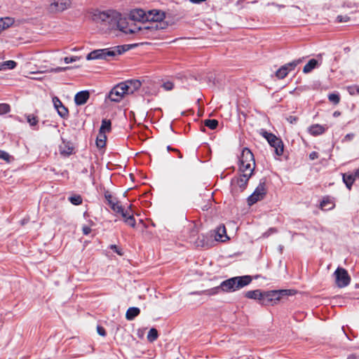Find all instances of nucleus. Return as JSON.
<instances>
[{
    "mask_svg": "<svg viewBox=\"0 0 359 359\" xmlns=\"http://www.w3.org/2000/svg\"><path fill=\"white\" fill-rule=\"evenodd\" d=\"M92 20L99 25L103 29H115L118 25L120 13L116 11H94L90 14Z\"/></svg>",
    "mask_w": 359,
    "mask_h": 359,
    "instance_id": "1",
    "label": "nucleus"
},
{
    "mask_svg": "<svg viewBox=\"0 0 359 359\" xmlns=\"http://www.w3.org/2000/svg\"><path fill=\"white\" fill-rule=\"evenodd\" d=\"M141 86L139 80H128L116 85L109 92L108 98L115 102H119L126 95L134 93Z\"/></svg>",
    "mask_w": 359,
    "mask_h": 359,
    "instance_id": "2",
    "label": "nucleus"
},
{
    "mask_svg": "<svg viewBox=\"0 0 359 359\" xmlns=\"http://www.w3.org/2000/svg\"><path fill=\"white\" fill-rule=\"evenodd\" d=\"M252 281L250 276H236L229 278L220 284L221 291L231 292L249 285Z\"/></svg>",
    "mask_w": 359,
    "mask_h": 359,
    "instance_id": "3",
    "label": "nucleus"
},
{
    "mask_svg": "<svg viewBox=\"0 0 359 359\" xmlns=\"http://www.w3.org/2000/svg\"><path fill=\"white\" fill-rule=\"evenodd\" d=\"M127 25L128 26V34H135L147 37L153 34L154 29L158 28V25L154 24L152 26H149L147 23L138 22L129 18H128Z\"/></svg>",
    "mask_w": 359,
    "mask_h": 359,
    "instance_id": "4",
    "label": "nucleus"
},
{
    "mask_svg": "<svg viewBox=\"0 0 359 359\" xmlns=\"http://www.w3.org/2000/svg\"><path fill=\"white\" fill-rule=\"evenodd\" d=\"M123 51V48L121 46H116L112 48L95 50L88 54L86 59L88 60L95 59L107 60L108 57H115L116 55H121Z\"/></svg>",
    "mask_w": 359,
    "mask_h": 359,
    "instance_id": "5",
    "label": "nucleus"
},
{
    "mask_svg": "<svg viewBox=\"0 0 359 359\" xmlns=\"http://www.w3.org/2000/svg\"><path fill=\"white\" fill-rule=\"evenodd\" d=\"M165 17V12L161 10L154 9L147 11L146 17L147 25L149 26H152L154 24L158 25V28L154 29L153 32L157 29H163L166 27L167 24L163 22Z\"/></svg>",
    "mask_w": 359,
    "mask_h": 359,
    "instance_id": "6",
    "label": "nucleus"
},
{
    "mask_svg": "<svg viewBox=\"0 0 359 359\" xmlns=\"http://www.w3.org/2000/svg\"><path fill=\"white\" fill-rule=\"evenodd\" d=\"M239 171L253 172L255 168L254 155L248 148H244L240 156Z\"/></svg>",
    "mask_w": 359,
    "mask_h": 359,
    "instance_id": "7",
    "label": "nucleus"
},
{
    "mask_svg": "<svg viewBox=\"0 0 359 359\" xmlns=\"http://www.w3.org/2000/svg\"><path fill=\"white\" fill-rule=\"evenodd\" d=\"M335 283L339 287H344L349 285L351 277L347 271L341 267H338L334 273Z\"/></svg>",
    "mask_w": 359,
    "mask_h": 359,
    "instance_id": "8",
    "label": "nucleus"
},
{
    "mask_svg": "<svg viewBox=\"0 0 359 359\" xmlns=\"http://www.w3.org/2000/svg\"><path fill=\"white\" fill-rule=\"evenodd\" d=\"M262 135L266 139L269 144L274 147L275 152L278 156H280L283 153V144L280 139L276 135L268 132H263Z\"/></svg>",
    "mask_w": 359,
    "mask_h": 359,
    "instance_id": "9",
    "label": "nucleus"
},
{
    "mask_svg": "<svg viewBox=\"0 0 359 359\" xmlns=\"http://www.w3.org/2000/svg\"><path fill=\"white\" fill-rule=\"evenodd\" d=\"M266 195V189L264 183H260L255 189V191L248 197V203L249 205H252L257 201L264 198Z\"/></svg>",
    "mask_w": 359,
    "mask_h": 359,
    "instance_id": "10",
    "label": "nucleus"
},
{
    "mask_svg": "<svg viewBox=\"0 0 359 359\" xmlns=\"http://www.w3.org/2000/svg\"><path fill=\"white\" fill-rule=\"evenodd\" d=\"M72 0H53L49 6L50 12L63 11L71 5Z\"/></svg>",
    "mask_w": 359,
    "mask_h": 359,
    "instance_id": "11",
    "label": "nucleus"
},
{
    "mask_svg": "<svg viewBox=\"0 0 359 359\" xmlns=\"http://www.w3.org/2000/svg\"><path fill=\"white\" fill-rule=\"evenodd\" d=\"M124 222L131 227H135V220L133 217V211L131 209V205L127 207V208H123L121 212L118 213Z\"/></svg>",
    "mask_w": 359,
    "mask_h": 359,
    "instance_id": "12",
    "label": "nucleus"
},
{
    "mask_svg": "<svg viewBox=\"0 0 359 359\" xmlns=\"http://www.w3.org/2000/svg\"><path fill=\"white\" fill-rule=\"evenodd\" d=\"M147 15V12L142 9H135L130 12L129 18L138 22L147 23L146 21Z\"/></svg>",
    "mask_w": 359,
    "mask_h": 359,
    "instance_id": "13",
    "label": "nucleus"
},
{
    "mask_svg": "<svg viewBox=\"0 0 359 359\" xmlns=\"http://www.w3.org/2000/svg\"><path fill=\"white\" fill-rule=\"evenodd\" d=\"M241 175L237 180L238 185L242 188L245 189L249 179L251 177L253 172H250L247 171H240Z\"/></svg>",
    "mask_w": 359,
    "mask_h": 359,
    "instance_id": "14",
    "label": "nucleus"
},
{
    "mask_svg": "<svg viewBox=\"0 0 359 359\" xmlns=\"http://www.w3.org/2000/svg\"><path fill=\"white\" fill-rule=\"evenodd\" d=\"M280 299L278 291L273 290L264 294V304L276 302Z\"/></svg>",
    "mask_w": 359,
    "mask_h": 359,
    "instance_id": "15",
    "label": "nucleus"
},
{
    "mask_svg": "<svg viewBox=\"0 0 359 359\" xmlns=\"http://www.w3.org/2000/svg\"><path fill=\"white\" fill-rule=\"evenodd\" d=\"M89 93L88 91H81L76 94L74 97L75 103L77 105H82L86 103L89 99Z\"/></svg>",
    "mask_w": 359,
    "mask_h": 359,
    "instance_id": "16",
    "label": "nucleus"
},
{
    "mask_svg": "<svg viewBox=\"0 0 359 359\" xmlns=\"http://www.w3.org/2000/svg\"><path fill=\"white\" fill-rule=\"evenodd\" d=\"M245 297L248 299L261 300L262 301V304H264V294L259 290L248 291L245 293Z\"/></svg>",
    "mask_w": 359,
    "mask_h": 359,
    "instance_id": "17",
    "label": "nucleus"
},
{
    "mask_svg": "<svg viewBox=\"0 0 359 359\" xmlns=\"http://www.w3.org/2000/svg\"><path fill=\"white\" fill-rule=\"evenodd\" d=\"M229 238L226 235V229L224 225L219 226L216 232L215 240L217 241L224 242Z\"/></svg>",
    "mask_w": 359,
    "mask_h": 359,
    "instance_id": "18",
    "label": "nucleus"
},
{
    "mask_svg": "<svg viewBox=\"0 0 359 359\" xmlns=\"http://www.w3.org/2000/svg\"><path fill=\"white\" fill-rule=\"evenodd\" d=\"M140 313V309L137 307H130L126 313V318L128 320H133Z\"/></svg>",
    "mask_w": 359,
    "mask_h": 359,
    "instance_id": "19",
    "label": "nucleus"
},
{
    "mask_svg": "<svg viewBox=\"0 0 359 359\" xmlns=\"http://www.w3.org/2000/svg\"><path fill=\"white\" fill-rule=\"evenodd\" d=\"M14 22V20L11 18H0V33L10 27Z\"/></svg>",
    "mask_w": 359,
    "mask_h": 359,
    "instance_id": "20",
    "label": "nucleus"
},
{
    "mask_svg": "<svg viewBox=\"0 0 359 359\" xmlns=\"http://www.w3.org/2000/svg\"><path fill=\"white\" fill-rule=\"evenodd\" d=\"M318 66V62L316 59L310 60L308 63L304 67L303 72L308 74L311 72L313 69Z\"/></svg>",
    "mask_w": 359,
    "mask_h": 359,
    "instance_id": "21",
    "label": "nucleus"
},
{
    "mask_svg": "<svg viewBox=\"0 0 359 359\" xmlns=\"http://www.w3.org/2000/svg\"><path fill=\"white\" fill-rule=\"evenodd\" d=\"M128 19L122 18L120 15V18L118 19V25H116V29H119L120 31L124 32L125 34L128 33V26L127 25Z\"/></svg>",
    "mask_w": 359,
    "mask_h": 359,
    "instance_id": "22",
    "label": "nucleus"
},
{
    "mask_svg": "<svg viewBox=\"0 0 359 359\" xmlns=\"http://www.w3.org/2000/svg\"><path fill=\"white\" fill-rule=\"evenodd\" d=\"M325 130V128L319 124L313 125L309 128V133L313 135H321Z\"/></svg>",
    "mask_w": 359,
    "mask_h": 359,
    "instance_id": "23",
    "label": "nucleus"
},
{
    "mask_svg": "<svg viewBox=\"0 0 359 359\" xmlns=\"http://www.w3.org/2000/svg\"><path fill=\"white\" fill-rule=\"evenodd\" d=\"M343 181L345 183L346 187L350 190L351 189V186L355 180V177L353 174H346L344 173L342 175Z\"/></svg>",
    "mask_w": 359,
    "mask_h": 359,
    "instance_id": "24",
    "label": "nucleus"
},
{
    "mask_svg": "<svg viewBox=\"0 0 359 359\" xmlns=\"http://www.w3.org/2000/svg\"><path fill=\"white\" fill-rule=\"evenodd\" d=\"M106 140H107L106 134H104L102 132H99V134L97 135V140H96V144H97V147L103 148L105 146Z\"/></svg>",
    "mask_w": 359,
    "mask_h": 359,
    "instance_id": "25",
    "label": "nucleus"
},
{
    "mask_svg": "<svg viewBox=\"0 0 359 359\" xmlns=\"http://www.w3.org/2000/svg\"><path fill=\"white\" fill-rule=\"evenodd\" d=\"M111 121L110 120L103 119L102 121V125L100 128V132H102L104 134L106 133L109 132L111 130Z\"/></svg>",
    "mask_w": 359,
    "mask_h": 359,
    "instance_id": "26",
    "label": "nucleus"
},
{
    "mask_svg": "<svg viewBox=\"0 0 359 359\" xmlns=\"http://www.w3.org/2000/svg\"><path fill=\"white\" fill-rule=\"evenodd\" d=\"M288 73L289 70L285 65H283L276 71V76L278 79H284L287 75Z\"/></svg>",
    "mask_w": 359,
    "mask_h": 359,
    "instance_id": "27",
    "label": "nucleus"
},
{
    "mask_svg": "<svg viewBox=\"0 0 359 359\" xmlns=\"http://www.w3.org/2000/svg\"><path fill=\"white\" fill-rule=\"evenodd\" d=\"M221 291L220 285L215 287L210 290H204L201 292V294L212 296L218 294Z\"/></svg>",
    "mask_w": 359,
    "mask_h": 359,
    "instance_id": "28",
    "label": "nucleus"
},
{
    "mask_svg": "<svg viewBox=\"0 0 359 359\" xmlns=\"http://www.w3.org/2000/svg\"><path fill=\"white\" fill-rule=\"evenodd\" d=\"M204 124L205 126L213 130L218 126V121L215 119H206L204 121Z\"/></svg>",
    "mask_w": 359,
    "mask_h": 359,
    "instance_id": "29",
    "label": "nucleus"
},
{
    "mask_svg": "<svg viewBox=\"0 0 359 359\" xmlns=\"http://www.w3.org/2000/svg\"><path fill=\"white\" fill-rule=\"evenodd\" d=\"M69 201L75 205H78L82 203V198L80 195H73L69 198Z\"/></svg>",
    "mask_w": 359,
    "mask_h": 359,
    "instance_id": "30",
    "label": "nucleus"
},
{
    "mask_svg": "<svg viewBox=\"0 0 359 359\" xmlns=\"http://www.w3.org/2000/svg\"><path fill=\"white\" fill-rule=\"evenodd\" d=\"M17 63L13 60H8L1 63V66L4 69H13L16 67Z\"/></svg>",
    "mask_w": 359,
    "mask_h": 359,
    "instance_id": "31",
    "label": "nucleus"
},
{
    "mask_svg": "<svg viewBox=\"0 0 359 359\" xmlns=\"http://www.w3.org/2000/svg\"><path fill=\"white\" fill-rule=\"evenodd\" d=\"M158 338V332L155 328H151L148 334L147 339L149 341H154Z\"/></svg>",
    "mask_w": 359,
    "mask_h": 359,
    "instance_id": "32",
    "label": "nucleus"
},
{
    "mask_svg": "<svg viewBox=\"0 0 359 359\" xmlns=\"http://www.w3.org/2000/svg\"><path fill=\"white\" fill-rule=\"evenodd\" d=\"M57 114L62 118H66L68 116L69 111L67 108H66L63 104L60 105V107L57 109Z\"/></svg>",
    "mask_w": 359,
    "mask_h": 359,
    "instance_id": "33",
    "label": "nucleus"
},
{
    "mask_svg": "<svg viewBox=\"0 0 359 359\" xmlns=\"http://www.w3.org/2000/svg\"><path fill=\"white\" fill-rule=\"evenodd\" d=\"M302 62V59H298V60H293L291 62L285 64V66L287 68L289 72H290L292 69H294L295 68V67L297 65H298L299 63H301Z\"/></svg>",
    "mask_w": 359,
    "mask_h": 359,
    "instance_id": "34",
    "label": "nucleus"
},
{
    "mask_svg": "<svg viewBox=\"0 0 359 359\" xmlns=\"http://www.w3.org/2000/svg\"><path fill=\"white\" fill-rule=\"evenodd\" d=\"M27 121L32 126L36 125V123H38L36 117L33 115H27Z\"/></svg>",
    "mask_w": 359,
    "mask_h": 359,
    "instance_id": "35",
    "label": "nucleus"
},
{
    "mask_svg": "<svg viewBox=\"0 0 359 359\" xmlns=\"http://www.w3.org/2000/svg\"><path fill=\"white\" fill-rule=\"evenodd\" d=\"M328 99L330 102H332L334 104H338L340 100L339 96L337 94H334V93L330 94L328 95Z\"/></svg>",
    "mask_w": 359,
    "mask_h": 359,
    "instance_id": "36",
    "label": "nucleus"
},
{
    "mask_svg": "<svg viewBox=\"0 0 359 359\" xmlns=\"http://www.w3.org/2000/svg\"><path fill=\"white\" fill-rule=\"evenodd\" d=\"M10 111V106L7 104H0V115L8 113Z\"/></svg>",
    "mask_w": 359,
    "mask_h": 359,
    "instance_id": "37",
    "label": "nucleus"
},
{
    "mask_svg": "<svg viewBox=\"0 0 359 359\" xmlns=\"http://www.w3.org/2000/svg\"><path fill=\"white\" fill-rule=\"evenodd\" d=\"M162 87L165 90H171L173 87H174V84L172 82L170 81H165L164 82L163 84H162Z\"/></svg>",
    "mask_w": 359,
    "mask_h": 359,
    "instance_id": "38",
    "label": "nucleus"
},
{
    "mask_svg": "<svg viewBox=\"0 0 359 359\" xmlns=\"http://www.w3.org/2000/svg\"><path fill=\"white\" fill-rule=\"evenodd\" d=\"M111 208L116 213L118 214L122 210L123 207L119 203L116 202V203H113Z\"/></svg>",
    "mask_w": 359,
    "mask_h": 359,
    "instance_id": "39",
    "label": "nucleus"
},
{
    "mask_svg": "<svg viewBox=\"0 0 359 359\" xmlns=\"http://www.w3.org/2000/svg\"><path fill=\"white\" fill-rule=\"evenodd\" d=\"M105 198L107 199V201H108V203L109 205H110V207L112 206V204L113 203H116L117 201H116L115 198H113L112 196L108 194V193H106L105 194Z\"/></svg>",
    "mask_w": 359,
    "mask_h": 359,
    "instance_id": "40",
    "label": "nucleus"
},
{
    "mask_svg": "<svg viewBox=\"0 0 359 359\" xmlns=\"http://www.w3.org/2000/svg\"><path fill=\"white\" fill-rule=\"evenodd\" d=\"M53 103L54 105L55 109L57 110L60 105H62V102L60 100V99L57 97H53Z\"/></svg>",
    "mask_w": 359,
    "mask_h": 359,
    "instance_id": "41",
    "label": "nucleus"
},
{
    "mask_svg": "<svg viewBox=\"0 0 359 359\" xmlns=\"http://www.w3.org/2000/svg\"><path fill=\"white\" fill-rule=\"evenodd\" d=\"M0 158L9 161L10 155L7 152L0 150Z\"/></svg>",
    "mask_w": 359,
    "mask_h": 359,
    "instance_id": "42",
    "label": "nucleus"
},
{
    "mask_svg": "<svg viewBox=\"0 0 359 359\" xmlns=\"http://www.w3.org/2000/svg\"><path fill=\"white\" fill-rule=\"evenodd\" d=\"M79 59V57H76V56H74V57H66L64 58V61H65V62L66 64H69V63H71V62H76Z\"/></svg>",
    "mask_w": 359,
    "mask_h": 359,
    "instance_id": "43",
    "label": "nucleus"
},
{
    "mask_svg": "<svg viewBox=\"0 0 359 359\" xmlns=\"http://www.w3.org/2000/svg\"><path fill=\"white\" fill-rule=\"evenodd\" d=\"M111 250L116 252L118 255L122 256L123 255L122 250L118 248L116 245H111L109 247Z\"/></svg>",
    "mask_w": 359,
    "mask_h": 359,
    "instance_id": "44",
    "label": "nucleus"
},
{
    "mask_svg": "<svg viewBox=\"0 0 359 359\" xmlns=\"http://www.w3.org/2000/svg\"><path fill=\"white\" fill-rule=\"evenodd\" d=\"M277 291H278L280 298H281L283 296L291 294V291L288 290H277Z\"/></svg>",
    "mask_w": 359,
    "mask_h": 359,
    "instance_id": "45",
    "label": "nucleus"
},
{
    "mask_svg": "<svg viewBox=\"0 0 359 359\" xmlns=\"http://www.w3.org/2000/svg\"><path fill=\"white\" fill-rule=\"evenodd\" d=\"M97 332L100 336L104 337L106 335L105 330L102 326L98 325L97 327Z\"/></svg>",
    "mask_w": 359,
    "mask_h": 359,
    "instance_id": "46",
    "label": "nucleus"
},
{
    "mask_svg": "<svg viewBox=\"0 0 359 359\" xmlns=\"http://www.w3.org/2000/svg\"><path fill=\"white\" fill-rule=\"evenodd\" d=\"M67 69H69V67H57L55 69H51L49 72L58 73V72L65 71Z\"/></svg>",
    "mask_w": 359,
    "mask_h": 359,
    "instance_id": "47",
    "label": "nucleus"
},
{
    "mask_svg": "<svg viewBox=\"0 0 359 359\" xmlns=\"http://www.w3.org/2000/svg\"><path fill=\"white\" fill-rule=\"evenodd\" d=\"M354 136L355 135L353 133H348L344 137L343 142L351 141V140H353Z\"/></svg>",
    "mask_w": 359,
    "mask_h": 359,
    "instance_id": "48",
    "label": "nucleus"
},
{
    "mask_svg": "<svg viewBox=\"0 0 359 359\" xmlns=\"http://www.w3.org/2000/svg\"><path fill=\"white\" fill-rule=\"evenodd\" d=\"M337 20L339 22H347L348 20H349V18L347 16V15H345V16H342V15H339L337 17Z\"/></svg>",
    "mask_w": 359,
    "mask_h": 359,
    "instance_id": "49",
    "label": "nucleus"
},
{
    "mask_svg": "<svg viewBox=\"0 0 359 359\" xmlns=\"http://www.w3.org/2000/svg\"><path fill=\"white\" fill-rule=\"evenodd\" d=\"M82 231H83V233L85 234V235H88L90 233L91 231V229L89 227V226H84L83 228H82Z\"/></svg>",
    "mask_w": 359,
    "mask_h": 359,
    "instance_id": "50",
    "label": "nucleus"
},
{
    "mask_svg": "<svg viewBox=\"0 0 359 359\" xmlns=\"http://www.w3.org/2000/svg\"><path fill=\"white\" fill-rule=\"evenodd\" d=\"M287 121L290 123H295L297 121V117L290 116L287 118Z\"/></svg>",
    "mask_w": 359,
    "mask_h": 359,
    "instance_id": "51",
    "label": "nucleus"
},
{
    "mask_svg": "<svg viewBox=\"0 0 359 359\" xmlns=\"http://www.w3.org/2000/svg\"><path fill=\"white\" fill-rule=\"evenodd\" d=\"M318 153H316V151H313L309 154V158L311 160L316 159V158H318Z\"/></svg>",
    "mask_w": 359,
    "mask_h": 359,
    "instance_id": "52",
    "label": "nucleus"
},
{
    "mask_svg": "<svg viewBox=\"0 0 359 359\" xmlns=\"http://www.w3.org/2000/svg\"><path fill=\"white\" fill-rule=\"evenodd\" d=\"M330 203L329 201L328 200H323L321 203H320V206L322 208H324L325 207H327V205Z\"/></svg>",
    "mask_w": 359,
    "mask_h": 359,
    "instance_id": "53",
    "label": "nucleus"
},
{
    "mask_svg": "<svg viewBox=\"0 0 359 359\" xmlns=\"http://www.w3.org/2000/svg\"><path fill=\"white\" fill-rule=\"evenodd\" d=\"M348 92L351 95H354L356 92L355 90V87H349L348 88Z\"/></svg>",
    "mask_w": 359,
    "mask_h": 359,
    "instance_id": "54",
    "label": "nucleus"
},
{
    "mask_svg": "<svg viewBox=\"0 0 359 359\" xmlns=\"http://www.w3.org/2000/svg\"><path fill=\"white\" fill-rule=\"evenodd\" d=\"M168 150H172V151H176V152H177V153L179 154V158H181L182 157V154L180 153V151H179L177 149H171V148H170V146H168Z\"/></svg>",
    "mask_w": 359,
    "mask_h": 359,
    "instance_id": "55",
    "label": "nucleus"
},
{
    "mask_svg": "<svg viewBox=\"0 0 359 359\" xmlns=\"http://www.w3.org/2000/svg\"><path fill=\"white\" fill-rule=\"evenodd\" d=\"M72 149L71 148H68V151L66 152V151L62 150V149H60V151H61L62 154H65V153L67 155L72 153Z\"/></svg>",
    "mask_w": 359,
    "mask_h": 359,
    "instance_id": "56",
    "label": "nucleus"
},
{
    "mask_svg": "<svg viewBox=\"0 0 359 359\" xmlns=\"http://www.w3.org/2000/svg\"><path fill=\"white\" fill-rule=\"evenodd\" d=\"M189 1L194 4H199V3L205 1V0H189Z\"/></svg>",
    "mask_w": 359,
    "mask_h": 359,
    "instance_id": "57",
    "label": "nucleus"
},
{
    "mask_svg": "<svg viewBox=\"0 0 359 359\" xmlns=\"http://www.w3.org/2000/svg\"><path fill=\"white\" fill-rule=\"evenodd\" d=\"M353 176L355 177V179H356L357 177H359V168L358 170H356L354 172V174H353Z\"/></svg>",
    "mask_w": 359,
    "mask_h": 359,
    "instance_id": "58",
    "label": "nucleus"
},
{
    "mask_svg": "<svg viewBox=\"0 0 359 359\" xmlns=\"http://www.w3.org/2000/svg\"><path fill=\"white\" fill-rule=\"evenodd\" d=\"M271 5L275 6L279 8L284 7V6H283V5L277 4H275V3H272Z\"/></svg>",
    "mask_w": 359,
    "mask_h": 359,
    "instance_id": "59",
    "label": "nucleus"
},
{
    "mask_svg": "<svg viewBox=\"0 0 359 359\" xmlns=\"http://www.w3.org/2000/svg\"><path fill=\"white\" fill-rule=\"evenodd\" d=\"M334 116H338L340 115V112L339 111H334L333 114Z\"/></svg>",
    "mask_w": 359,
    "mask_h": 359,
    "instance_id": "60",
    "label": "nucleus"
},
{
    "mask_svg": "<svg viewBox=\"0 0 359 359\" xmlns=\"http://www.w3.org/2000/svg\"><path fill=\"white\" fill-rule=\"evenodd\" d=\"M276 231L274 229H270L269 230V232H271V233H274V232H276Z\"/></svg>",
    "mask_w": 359,
    "mask_h": 359,
    "instance_id": "61",
    "label": "nucleus"
},
{
    "mask_svg": "<svg viewBox=\"0 0 359 359\" xmlns=\"http://www.w3.org/2000/svg\"><path fill=\"white\" fill-rule=\"evenodd\" d=\"M355 90L358 94H359V86H355Z\"/></svg>",
    "mask_w": 359,
    "mask_h": 359,
    "instance_id": "62",
    "label": "nucleus"
},
{
    "mask_svg": "<svg viewBox=\"0 0 359 359\" xmlns=\"http://www.w3.org/2000/svg\"><path fill=\"white\" fill-rule=\"evenodd\" d=\"M30 78L32 79H39V78H37V76H35V77H30Z\"/></svg>",
    "mask_w": 359,
    "mask_h": 359,
    "instance_id": "63",
    "label": "nucleus"
},
{
    "mask_svg": "<svg viewBox=\"0 0 359 359\" xmlns=\"http://www.w3.org/2000/svg\"><path fill=\"white\" fill-rule=\"evenodd\" d=\"M30 78L32 79H39V78H37V76H35V77H30Z\"/></svg>",
    "mask_w": 359,
    "mask_h": 359,
    "instance_id": "64",
    "label": "nucleus"
}]
</instances>
